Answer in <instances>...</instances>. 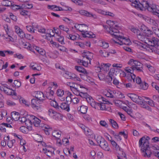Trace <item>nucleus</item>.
Listing matches in <instances>:
<instances>
[{
  "mask_svg": "<svg viewBox=\"0 0 159 159\" xmlns=\"http://www.w3.org/2000/svg\"><path fill=\"white\" fill-rule=\"evenodd\" d=\"M149 139L148 136L146 137L144 136L141 138L139 141L140 146H141L143 144L141 150L144 153L143 156L144 157H150L152 154V152L149 145L148 140Z\"/></svg>",
  "mask_w": 159,
  "mask_h": 159,
  "instance_id": "1",
  "label": "nucleus"
},
{
  "mask_svg": "<svg viewBox=\"0 0 159 159\" xmlns=\"http://www.w3.org/2000/svg\"><path fill=\"white\" fill-rule=\"evenodd\" d=\"M108 24H110V27L107 30V32L110 33L111 35L114 36L115 37V40H116L122 35V33H120L118 29L119 28L117 25H115V27L113 26L115 24L114 22L112 21H107Z\"/></svg>",
  "mask_w": 159,
  "mask_h": 159,
  "instance_id": "2",
  "label": "nucleus"
},
{
  "mask_svg": "<svg viewBox=\"0 0 159 159\" xmlns=\"http://www.w3.org/2000/svg\"><path fill=\"white\" fill-rule=\"evenodd\" d=\"M110 42L112 43H117L120 45L123 44L129 45L131 43V42L129 39H126L122 37V35L116 40L113 39H111L110 40Z\"/></svg>",
  "mask_w": 159,
  "mask_h": 159,
  "instance_id": "3",
  "label": "nucleus"
},
{
  "mask_svg": "<svg viewBox=\"0 0 159 159\" xmlns=\"http://www.w3.org/2000/svg\"><path fill=\"white\" fill-rule=\"evenodd\" d=\"M97 142L99 146L103 149L106 151H109L110 148L107 142L101 136H98L96 139Z\"/></svg>",
  "mask_w": 159,
  "mask_h": 159,
  "instance_id": "4",
  "label": "nucleus"
},
{
  "mask_svg": "<svg viewBox=\"0 0 159 159\" xmlns=\"http://www.w3.org/2000/svg\"><path fill=\"white\" fill-rule=\"evenodd\" d=\"M137 3H134L132 5L135 6L136 7L139 8L140 10H143L146 9L148 10V8L150 7V5L148 1L143 0L141 3L138 2L136 0Z\"/></svg>",
  "mask_w": 159,
  "mask_h": 159,
  "instance_id": "5",
  "label": "nucleus"
},
{
  "mask_svg": "<svg viewBox=\"0 0 159 159\" xmlns=\"http://www.w3.org/2000/svg\"><path fill=\"white\" fill-rule=\"evenodd\" d=\"M43 101L33 98L31 100V105L32 107L37 110L40 109L42 107Z\"/></svg>",
  "mask_w": 159,
  "mask_h": 159,
  "instance_id": "6",
  "label": "nucleus"
},
{
  "mask_svg": "<svg viewBox=\"0 0 159 159\" xmlns=\"http://www.w3.org/2000/svg\"><path fill=\"white\" fill-rule=\"evenodd\" d=\"M0 89L2 91H3L5 93L8 95H15L16 93L15 91L8 88L5 84L2 85L0 87Z\"/></svg>",
  "mask_w": 159,
  "mask_h": 159,
  "instance_id": "7",
  "label": "nucleus"
},
{
  "mask_svg": "<svg viewBox=\"0 0 159 159\" xmlns=\"http://www.w3.org/2000/svg\"><path fill=\"white\" fill-rule=\"evenodd\" d=\"M148 42L149 45L152 47H155L156 48L159 46V39L155 37H152L151 39H148Z\"/></svg>",
  "mask_w": 159,
  "mask_h": 159,
  "instance_id": "8",
  "label": "nucleus"
},
{
  "mask_svg": "<svg viewBox=\"0 0 159 159\" xmlns=\"http://www.w3.org/2000/svg\"><path fill=\"white\" fill-rule=\"evenodd\" d=\"M87 102L93 108H95V107H98L97 103L98 102H96L92 97L89 95H87V97H85Z\"/></svg>",
  "mask_w": 159,
  "mask_h": 159,
  "instance_id": "9",
  "label": "nucleus"
},
{
  "mask_svg": "<svg viewBox=\"0 0 159 159\" xmlns=\"http://www.w3.org/2000/svg\"><path fill=\"white\" fill-rule=\"evenodd\" d=\"M148 11L153 13H156L158 14L159 13V6H156L155 4H150V7L148 8Z\"/></svg>",
  "mask_w": 159,
  "mask_h": 159,
  "instance_id": "10",
  "label": "nucleus"
},
{
  "mask_svg": "<svg viewBox=\"0 0 159 159\" xmlns=\"http://www.w3.org/2000/svg\"><path fill=\"white\" fill-rule=\"evenodd\" d=\"M30 119L32 120L33 123L35 126L38 127L40 126L41 120L38 118L33 115H31Z\"/></svg>",
  "mask_w": 159,
  "mask_h": 159,
  "instance_id": "11",
  "label": "nucleus"
},
{
  "mask_svg": "<svg viewBox=\"0 0 159 159\" xmlns=\"http://www.w3.org/2000/svg\"><path fill=\"white\" fill-rule=\"evenodd\" d=\"M79 13L81 15L86 16L93 17L95 19L97 18V16L93 14H92L90 13L88 11L84 10H80L79 11Z\"/></svg>",
  "mask_w": 159,
  "mask_h": 159,
  "instance_id": "12",
  "label": "nucleus"
},
{
  "mask_svg": "<svg viewBox=\"0 0 159 159\" xmlns=\"http://www.w3.org/2000/svg\"><path fill=\"white\" fill-rule=\"evenodd\" d=\"M61 132L58 130H55L52 133V135L57 139V142H58L59 143H61V140L60 139V137L61 136Z\"/></svg>",
  "mask_w": 159,
  "mask_h": 159,
  "instance_id": "13",
  "label": "nucleus"
},
{
  "mask_svg": "<svg viewBox=\"0 0 159 159\" xmlns=\"http://www.w3.org/2000/svg\"><path fill=\"white\" fill-rule=\"evenodd\" d=\"M35 97L37 99L42 101H43L44 100V99L45 98L44 95L43 93L41 91H37Z\"/></svg>",
  "mask_w": 159,
  "mask_h": 159,
  "instance_id": "14",
  "label": "nucleus"
},
{
  "mask_svg": "<svg viewBox=\"0 0 159 159\" xmlns=\"http://www.w3.org/2000/svg\"><path fill=\"white\" fill-rule=\"evenodd\" d=\"M16 32L21 38H23L25 35V34L22 30L19 27L15 26Z\"/></svg>",
  "mask_w": 159,
  "mask_h": 159,
  "instance_id": "15",
  "label": "nucleus"
},
{
  "mask_svg": "<svg viewBox=\"0 0 159 159\" xmlns=\"http://www.w3.org/2000/svg\"><path fill=\"white\" fill-rule=\"evenodd\" d=\"M60 108L64 110L67 111H69L70 110L69 105L68 103L63 102L61 103L59 106Z\"/></svg>",
  "mask_w": 159,
  "mask_h": 159,
  "instance_id": "16",
  "label": "nucleus"
},
{
  "mask_svg": "<svg viewBox=\"0 0 159 159\" xmlns=\"http://www.w3.org/2000/svg\"><path fill=\"white\" fill-rule=\"evenodd\" d=\"M146 20L148 23L149 24L154 26L153 27H158V24L156 22V21L153 19H151L149 17H147L146 19Z\"/></svg>",
  "mask_w": 159,
  "mask_h": 159,
  "instance_id": "17",
  "label": "nucleus"
},
{
  "mask_svg": "<svg viewBox=\"0 0 159 159\" xmlns=\"http://www.w3.org/2000/svg\"><path fill=\"white\" fill-rule=\"evenodd\" d=\"M112 70L109 71L108 75H107L106 77V81L108 83H110L112 81V79L115 78V76L112 75Z\"/></svg>",
  "mask_w": 159,
  "mask_h": 159,
  "instance_id": "18",
  "label": "nucleus"
},
{
  "mask_svg": "<svg viewBox=\"0 0 159 159\" xmlns=\"http://www.w3.org/2000/svg\"><path fill=\"white\" fill-rule=\"evenodd\" d=\"M111 70H112L113 71L112 75L114 76V75L116 76H120L122 72L121 70L118 68H116L115 69H114V68L111 69L110 71H111Z\"/></svg>",
  "mask_w": 159,
  "mask_h": 159,
  "instance_id": "19",
  "label": "nucleus"
},
{
  "mask_svg": "<svg viewBox=\"0 0 159 159\" xmlns=\"http://www.w3.org/2000/svg\"><path fill=\"white\" fill-rule=\"evenodd\" d=\"M128 96L134 102L137 103L138 102V96L134 93H129L128 94Z\"/></svg>",
  "mask_w": 159,
  "mask_h": 159,
  "instance_id": "20",
  "label": "nucleus"
},
{
  "mask_svg": "<svg viewBox=\"0 0 159 159\" xmlns=\"http://www.w3.org/2000/svg\"><path fill=\"white\" fill-rule=\"evenodd\" d=\"M75 69L78 71L83 73L85 74H88V73L87 71L83 67L81 66H75Z\"/></svg>",
  "mask_w": 159,
  "mask_h": 159,
  "instance_id": "21",
  "label": "nucleus"
},
{
  "mask_svg": "<svg viewBox=\"0 0 159 159\" xmlns=\"http://www.w3.org/2000/svg\"><path fill=\"white\" fill-rule=\"evenodd\" d=\"M131 77L132 79L133 80V81L135 82L136 81V82L138 84L140 85L141 84V79L139 77H137L136 78V76L134 74H133L132 75H131Z\"/></svg>",
  "mask_w": 159,
  "mask_h": 159,
  "instance_id": "22",
  "label": "nucleus"
},
{
  "mask_svg": "<svg viewBox=\"0 0 159 159\" xmlns=\"http://www.w3.org/2000/svg\"><path fill=\"white\" fill-rule=\"evenodd\" d=\"M11 117L14 120L17 121L20 117V115L18 112L14 111L11 113Z\"/></svg>",
  "mask_w": 159,
  "mask_h": 159,
  "instance_id": "23",
  "label": "nucleus"
},
{
  "mask_svg": "<svg viewBox=\"0 0 159 159\" xmlns=\"http://www.w3.org/2000/svg\"><path fill=\"white\" fill-rule=\"evenodd\" d=\"M85 89H84V88H80L79 89V91L80 93V96L82 98H84L87 97V95H88L87 93L85 92L84 90L86 89L85 88Z\"/></svg>",
  "mask_w": 159,
  "mask_h": 159,
  "instance_id": "24",
  "label": "nucleus"
},
{
  "mask_svg": "<svg viewBox=\"0 0 159 159\" xmlns=\"http://www.w3.org/2000/svg\"><path fill=\"white\" fill-rule=\"evenodd\" d=\"M137 38L140 40L142 41H146V39H147L146 38L145 35H144L143 33H139L137 34Z\"/></svg>",
  "mask_w": 159,
  "mask_h": 159,
  "instance_id": "25",
  "label": "nucleus"
},
{
  "mask_svg": "<svg viewBox=\"0 0 159 159\" xmlns=\"http://www.w3.org/2000/svg\"><path fill=\"white\" fill-rule=\"evenodd\" d=\"M82 36L84 38H94L95 37V35L93 34L92 32L88 33L87 31L85 32L84 33L82 34Z\"/></svg>",
  "mask_w": 159,
  "mask_h": 159,
  "instance_id": "26",
  "label": "nucleus"
},
{
  "mask_svg": "<svg viewBox=\"0 0 159 159\" xmlns=\"http://www.w3.org/2000/svg\"><path fill=\"white\" fill-rule=\"evenodd\" d=\"M22 45L23 46L24 48L29 49L32 52H33V49L31 48V45L28 42H23Z\"/></svg>",
  "mask_w": 159,
  "mask_h": 159,
  "instance_id": "27",
  "label": "nucleus"
},
{
  "mask_svg": "<svg viewBox=\"0 0 159 159\" xmlns=\"http://www.w3.org/2000/svg\"><path fill=\"white\" fill-rule=\"evenodd\" d=\"M98 107H95V109H97L101 110H106L105 104L103 103H98L97 104Z\"/></svg>",
  "mask_w": 159,
  "mask_h": 159,
  "instance_id": "28",
  "label": "nucleus"
},
{
  "mask_svg": "<svg viewBox=\"0 0 159 159\" xmlns=\"http://www.w3.org/2000/svg\"><path fill=\"white\" fill-rule=\"evenodd\" d=\"M85 53L84 56H83L84 57H85L87 59L89 60V63L90 64V60H92L93 54L92 53L89 52H84Z\"/></svg>",
  "mask_w": 159,
  "mask_h": 159,
  "instance_id": "29",
  "label": "nucleus"
},
{
  "mask_svg": "<svg viewBox=\"0 0 159 159\" xmlns=\"http://www.w3.org/2000/svg\"><path fill=\"white\" fill-rule=\"evenodd\" d=\"M87 107L85 106H81L80 108H78V110L80 111L81 113L83 114L85 113L87 111Z\"/></svg>",
  "mask_w": 159,
  "mask_h": 159,
  "instance_id": "30",
  "label": "nucleus"
},
{
  "mask_svg": "<svg viewBox=\"0 0 159 159\" xmlns=\"http://www.w3.org/2000/svg\"><path fill=\"white\" fill-rule=\"evenodd\" d=\"M43 152L49 157H51L52 155V152L47 148L43 149Z\"/></svg>",
  "mask_w": 159,
  "mask_h": 159,
  "instance_id": "31",
  "label": "nucleus"
},
{
  "mask_svg": "<svg viewBox=\"0 0 159 159\" xmlns=\"http://www.w3.org/2000/svg\"><path fill=\"white\" fill-rule=\"evenodd\" d=\"M1 4L2 5L6 7H9L12 5L11 1L8 0H3Z\"/></svg>",
  "mask_w": 159,
  "mask_h": 159,
  "instance_id": "32",
  "label": "nucleus"
},
{
  "mask_svg": "<svg viewBox=\"0 0 159 159\" xmlns=\"http://www.w3.org/2000/svg\"><path fill=\"white\" fill-rule=\"evenodd\" d=\"M64 76L67 79H74L75 77V75L72 74L70 73L67 72L65 73Z\"/></svg>",
  "mask_w": 159,
  "mask_h": 159,
  "instance_id": "33",
  "label": "nucleus"
},
{
  "mask_svg": "<svg viewBox=\"0 0 159 159\" xmlns=\"http://www.w3.org/2000/svg\"><path fill=\"white\" fill-rule=\"evenodd\" d=\"M109 121L111 126L114 128L118 129V125L116 122L114 120L111 119L109 120Z\"/></svg>",
  "mask_w": 159,
  "mask_h": 159,
  "instance_id": "34",
  "label": "nucleus"
},
{
  "mask_svg": "<svg viewBox=\"0 0 159 159\" xmlns=\"http://www.w3.org/2000/svg\"><path fill=\"white\" fill-rule=\"evenodd\" d=\"M134 70V66L131 67H127L125 69V70L127 73H130L131 74H133Z\"/></svg>",
  "mask_w": 159,
  "mask_h": 159,
  "instance_id": "35",
  "label": "nucleus"
},
{
  "mask_svg": "<svg viewBox=\"0 0 159 159\" xmlns=\"http://www.w3.org/2000/svg\"><path fill=\"white\" fill-rule=\"evenodd\" d=\"M51 105L57 109L59 110L60 107L58 103L55 101H52L51 102Z\"/></svg>",
  "mask_w": 159,
  "mask_h": 159,
  "instance_id": "36",
  "label": "nucleus"
},
{
  "mask_svg": "<svg viewBox=\"0 0 159 159\" xmlns=\"http://www.w3.org/2000/svg\"><path fill=\"white\" fill-rule=\"evenodd\" d=\"M57 40L61 44H63L64 43V37L59 35L55 36Z\"/></svg>",
  "mask_w": 159,
  "mask_h": 159,
  "instance_id": "37",
  "label": "nucleus"
},
{
  "mask_svg": "<svg viewBox=\"0 0 159 159\" xmlns=\"http://www.w3.org/2000/svg\"><path fill=\"white\" fill-rule=\"evenodd\" d=\"M48 113L49 116H56V114H57V112L52 109H50L48 111Z\"/></svg>",
  "mask_w": 159,
  "mask_h": 159,
  "instance_id": "38",
  "label": "nucleus"
},
{
  "mask_svg": "<svg viewBox=\"0 0 159 159\" xmlns=\"http://www.w3.org/2000/svg\"><path fill=\"white\" fill-rule=\"evenodd\" d=\"M144 97L138 96V98L137 99L138 102H137V103L141 105L143 104V102L144 101L143 98Z\"/></svg>",
  "mask_w": 159,
  "mask_h": 159,
  "instance_id": "39",
  "label": "nucleus"
},
{
  "mask_svg": "<svg viewBox=\"0 0 159 159\" xmlns=\"http://www.w3.org/2000/svg\"><path fill=\"white\" fill-rule=\"evenodd\" d=\"M21 83L18 80H15L13 83L14 85L13 86L17 88H19L21 86Z\"/></svg>",
  "mask_w": 159,
  "mask_h": 159,
  "instance_id": "40",
  "label": "nucleus"
},
{
  "mask_svg": "<svg viewBox=\"0 0 159 159\" xmlns=\"http://www.w3.org/2000/svg\"><path fill=\"white\" fill-rule=\"evenodd\" d=\"M144 98L148 100V101L146 102L149 105L152 107L154 106V103L153 101L151 99H150L149 98L147 97H144Z\"/></svg>",
  "mask_w": 159,
  "mask_h": 159,
  "instance_id": "41",
  "label": "nucleus"
},
{
  "mask_svg": "<svg viewBox=\"0 0 159 159\" xmlns=\"http://www.w3.org/2000/svg\"><path fill=\"white\" fill-rule=\"evenodd\" d=\"M141 88L144 90L147 89L148 87V84L145 82H142L140 85Z\"/></svg>",
  "mask_w": 159,
  "mask_h": 159,
  "instance_id": "42",
  "label": "nucleus"
},
{
  "mask_svg": "<svg viewBox=\"0 0 159 159\" xmlns=\"http://www.w3.org/2000/svg\"><path fill=\"white\" fill-rule=\"evenodd\" d=\"M80 88H84V89H86L85 88L81 86L80 85L78 84L73 83V86L72 89L78 90Z\"/></svg>",
  "mask_w": 159,
  "mask_h": 159,
  "instance_id": "43",
  "label": "nucleus"
},
{
  "mask_svg": "<svg viewBox=\"0 0 159 159\" xmlns=\"http://www.w3.org/2000/svg\"><path fill=\"white\" fill-rule=\"evenodd\" d=\"M20 14L23 16H27L28 15L29 13L28 11L23 9L22 8L20 10Z\"/></svg>",
  "mask_w": 159,
  "mask_h": 159,
  "instance_id": "44",
  "label": "nucleus"
},
{
  "mask_svg": "<svg viewBox=\"0 0 159 159\" xmlns=\"http://www.w3.org/2000/svg\"><path fill=\"white\" fill-rule=\"evenodd\" d=\"M119 149V151L118 152V154L119 155V156H120L121 157H124L125 158H127L126 156V154L124 152H123V151H120V150Z\"/></svg>",
  "mask_w": 159,
  "mask_h": 159,
  "instance_id": "45",
  "label": "nucleus"
},
{
  "mask_svg": "<svg viewBox=\"0 0 159 159\" xmlns=\"http://www.w3.org/2000/svg\"><path fill=\"white\" fill-rule=\"evenodd\" d=\"M152 28L154 33L159 38V29L156 27H152Z\"/></svg>",
  "mask_w": 159,
  "mask_h": 159,
  "instance_id": "46",
  "label": "nucleus"
},
{
  "mask_svg": "<svg viewBox=\"0 0 159 159\" xmlns=\"http://www.w3.org/2000/svg\"><path fill=\"white\" fill-rule=\"evenodd\" d=\"M54 92L53 91V90H50L49 95L47 97L50 100H52L54 98Z\"/></svg>",
  "mask_w": 159,
  "mask_h": 159,
  "instance_id": "47",
  "label": "nucleus"
},
{
  "mask_svg": "<svg viewBox=\"0 0 159 159\" xmlns=\"http://www.w3.org/2000/svg\"><path fill=\"white\" fill-rule=\"evenodd\" d=\"M20 129L21 132L24 133H26L28 131V128L24 126L20 127Z\"/></svg>",
  "mask_w": 159,
  "mask_h": 159,
  "instance_id": "48",
  "label": "nucleus"
},
{
  "mask_svg": "<svg viewBox=\"0 0 159 159\" xmlns=\"http://www.w3.org/2000/svg\"><path fill=\"white\" fill-rule=\"evenodd\" d=\"M85 134L87 136L91 135L92 134L91 130L88 127L85 128L84 131Z\"/></svg>",
  "mask_w": 159,
  "mask_h": 159,
  "instance_id": "49",
  "label": "nucleus"
},
{
  "mask_svg": "<svg viewBox=\"0 0 159 159\" xmlns=\"http://www.w3.org/2000/svg\"><path fill=\"white\" fill-rule=\"evenodd\" d=\"M64 93L63 90L61 89H58L57 91V94L58 96L61 97L63 96Z\"/></svg>",
  "mask_w": 159,
  "mask_h": 159,
  "instance_id": "50",
  "label": "nucleus"
},
{
  "mask_svg": "<svg viewBox=\"0 0 159 159\" xmlns=\"http://www.w3.org/2000/svg\"><path fill=\"white\" fill-rule=\"evenodd\" d=\"M25 124L27 126H30L33 124L32 120L30 119H26V121L25 122Z\"/></svg>",
  "mask_w": 159,
  "mask_h": 159,
  "instance_id": "51",
  "label": "nucleus"
},
{
  "mask_svg": "<svg viewBox=\"0 0 159 159\" xmlns=\"http://www.w3.org/2000/svg\"><path fill=\"white\" fill-rule=\"evenodd\" d=\"M35 138L36 141L38 142H40L42 141V137L39 134H37L35 136Z\"/></svg>",
  "mask_w": 159,
  "mask_h": 159,
  "instance_id": "52",
  "label": "nucleus"
},
{
  "mask_svg": "<svg viewBox=\"0 0 159 159\" xmlns=\"http://www.w3.org/2000/svg\"><path fill=\"white\" fill-rule=\"evenodd\" d=\"M145 66L148 68L149 70L151 72H153L154 71V68L150 65L146 64Z\"/></svg>",
  "mask_w": 159,
  "mask_h": 159,
  "instance_id": "53",
  "label": "nucleus"
},
{
  "mask_svg": "<svg viewBox=\"0 0 159 159\" xmlns=\"http://www.w3.org/2000/svg\"><path fill=\"white\" fill-rule=\"evenodd\" d=\"M99 123L100 125L103 127H104L106 128H107L108 127V125L107 124L104 120H101L100 121Z\"/></svg>",
  "mask_w": 159,
  "mask_h": 159,
  "instance_id": "54",
  "label": "nucleus"
},
{
  "mask_svg": "<svg viewBox=\"0 0 159 159\" xmlns=\"http://www.w3.org/2000/svg\"><path fill=\"white\" fill-rule=\"evenodd\" d=\"M134 65H133L132 66H141L142 64L138 61H134Z\"/></svg>",
  "mask_w": 159,
  "mask_h": 159,
  "instance_id": "55",
  "label": "nucleus"
},
{
  "mask_svg": "<svg viewBox=\"0 0 159 159\" xmlns=\"http://www.w3.org/2000/svg\"><path fill=\"white\" fill-rule=\"evenodd\" d=\"M111 144L115 147L116 150H118V149H119V146L116 143L114 140H110Z\"/></svg>",
  "mask_w": 159,
  "mask_h": 159,
  "instance_id": "56",
  "label": "nucleus"
},
{
  "mask_svg": "<svg viewBox=\"0 0 159 159\" xmlns=\"http://www.w3.org/2000/svg\"><path fill=\"white\" fill-rule=\"evenodd\" d=\"M15 139H13L10 140L7 142V145L10 148H11L13 145V144L15 143Z\"/></svg>",
  "mask_w": 159,
  "mask_h": 159,
  "instance_id": "57",
  "label": "nucleus"
},
{
  "mask_svg": "<svg viewBox=\"0 0 159 159\" xmlns=\"http://www.w3.org/2000/svg\"><path fill=\"white\" fill-rule=\"evenodd\" d=\"M6 104L7 105L10 106H15L16 103L11 100H9L7 101Z\"/></svg>",
  "mask_w": 159,
  "mask_h": 159,
  "instance_id": "58",
  "label": "nucleus"
},
{
  "mask_svg": "<svg viewBox=\"0 0 159 159\" xmlns=\"http://www.w3.org/2000/svg\"><path fill=\"white\" fill-rule=\"evenodd\" d=\"M11 6H12V9L15 10L19 9L20 11V9L22 8L19 5H12Z\"/></svg>",
  "mask_w": 159,
  "mask_h": 159,
  "instance_id": "59",
  "label": "nucleus"
},
{
  "mask_svg": "<svg viewBox=\"0 0 159 159\" xmlns=\"http://www.w3.org/2000/svg\"><path fill=\"white\" fill-rule=\"evenodd\" d=\"M72 94L70 93H69L68 96L66 97V101L67 103H68L72 102V99L70 95H71Z\"/></svg>",
  "mask_w": 159,
  "mask_h": 159,
  "instance_id": "60",
  "label": "nucleus"
},
{
  "mask_svg": "<svg viewBox=\"0 0 159 159\" xmlns=\"http://www.w3.org/2000/svg\"><path fill=\"white\" fill-rule=\"evenodd\" d=\"M19 101L20 102L25 104L26 106H29V104L28 102H26V100L24 99L23 98H20L19 99Z\"/></svg>",
  "mask_w": 159,
  "mask_h": 159,
  "instance_id": "61",
  "label": "nucleus"
},
{
  "mask_svg": "<svg viewBox=\"0 0 159 159\" xmlns=\"http://www.w3.org/2000/svg\"><path fill=\"white\" fill-rule=\"evenodd\" d=\"M67 37L68 39L74 40L76 39V38L77 37L75 35L70 34Z\"/></svg>",
  "mask_w": 159,
  "mask_h": 159,
  "instance_id": "62",
  "label": "nucleus"
},
{
  "mask_svg": "<svg viewBox=\"0 0 159 159\" xmlns=\"http://www.w3.org/2000/svg\"><path fill=\"white\" fill-rule=\"evenodd\" d=\"M24 37H25L26 39L29 40H31L33 38V36L32 35L28 34H25V35H24Z\"/></svg>",
  "mask_w": 159,
  "mask_h": 159,
  "instance_id": "63",
  "label": "nucleus"
},
{
  "mask_svg": "<svg viewBox=\"0 0 159 159\" xmlns=\"http://www.w3.org/2000/svg\"><path fill=\"white\" fill-rule=\"evenodd\" d=\"M74 104H77L79 102V100L78 98H75L72 99V102Z\"/></svg>",
  "mask_w": 159,
  "mask_h": 159,
  "instance_id": "64",
  "label": "nucleus"
}]
</instances>
